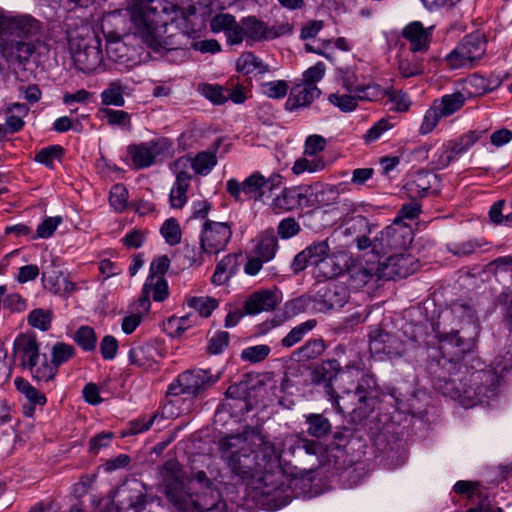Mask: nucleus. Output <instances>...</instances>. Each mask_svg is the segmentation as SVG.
I'll return each mask as SVG.
<instances>
[{
	"label": "nucleus",
	"mask_w": 512,
	"mask_h": 512,
	"mask_svg": "<svg viewBox=\"0 0 512 512\" xmlns=\"http://www.w3.org/2000/svg\"><path fill=\"white\" fill-rule=\"evenodd\" d=\"M218 450L237 482L268 496L287 490L280 467L282 452L260 428L248 426L242 433L222 437Z\"/></svg>",
	"instance_id": "obj_1"
},
{
	"label": "nucleus",
	"mask_w": 512,
	"mask_h": 512,
	"mask_svg": "<svg viewBox=\"0 0 512 512\" xmlns=\"http://www.w3.org/2000/svg\"><path fill=\"white\" fill-rule=\"evenodd\" d=\"M440 342L442 349L446 344H450L454 345L457 351L452 358L442 356L429 362L427 369L436 390L446 397L457 400L466 408L488 404L498 395L499 376L495 370H474L464 376L467 369L460 359L470 351L472 342L461 338L458 331L441 335Z\"/></svg>",
	"instance_id": "obj_2"
},
{
	"label": "nucleus",
	"mask_w": 512,
	"mask_h": 512,
	"mask_svg": "<svg viewBox=\"0 0 512 512\" xmlns=\"http://www.w3.org/2000/svg\"><path fill=\"white\" fill-rule=\"evenodd\" d=\"M360 369L346 365L342 369L336 359H328L316 366L311 380L316 385H324L325 394L339 413H351L363 420L374 411L378 404L377 382L373 375L363 374L355 385Z\"/></svg>",
	"instance_id": "obj_3"
},
{
	"label": "nucleus",
	"mask_w": 512,
	"mask_h": 512,
	"mask_svg": "<svg viewBox=\"0 0 512 512\" xmlns=\"http://www.w3.org/2000/svg\"><path fill=\"white\" fill-rule=\"evenodd\" d=\"M38 30V22L31 16L0 9V53L7 61H27L34 52V46L21 39Z\"/></svg>",
	"instance_id": "obj_4"
},
{
	"label": "nucleus",
	"mask_w": 512,
	"mask_h": 512,
	"mask_svg": "<svg viewBox=\"0 0 512 512\" xmlns=\"http://www.w3.org/2000/svg\"><path fill=\"white\" fill-rule=\"evenodd\" d=\"M170 496L174 499L173 506L182 512L226 511V503L221 498L219 490L204 471H197L191 476L188 480V489L177 500L172 491Z\"/></svg>",
	"instance_id": "obj_5"
},
{
	"label": "nucleus",
	"mask_w": 512,
	"mask_h": 512,
	"mask_svg": "<svg viewBox=\"0 0 512 512\" xmlns=\"http://www.w3.org/2000/svg\"><path fill=\"white\" fill-rule=\"evenodd\" d=\"M210 29L213 33L224 32L227 44L232 46L244 41L248 46L267 41L266 23L253 15L238 22L232 14L218 13L210 20Z\"/></svg>",
	"instance_id": "obj_6"
},
{
	"label": "nucleus",
	"mask_w": 512,
	"mask_h": 512,
	"mask_svg": "<svg viewBox=\"0 0 512 512\" xmlns=\"http://www.w3.org/2000/svg\"><path fill=\"white\" fill-rule=\"evenodd\" d=\"M166 6L164 0H142L139 4L130 7V20L137 28L143 42L159 50L161 45L162 28L166 26L164 14Z\"/></svg>",
	"instance_id": "obj_7"
},
{
	"label": "nucleus",
	"mask_w": 512,
	"mask_h": 512,
	"mask_svg": "<svg viewBox=\"0 0 512 512\" xmlns=\"http://www.w3.org/2000/svg\"><path fill=\"white\" fill-rule=\"evenodd\" d=\"M69 48L75 66L83 73H94L101 68L103 53L101 41L89 25L82 24L77 32L68 33Z\"/></svg>",
	"instance_id": "obj_8"
},
{
	"label": "nucleus",
	"mask_w": 512,
	"mask_h": 512,
	"mask_svg": "<svg viewBox=\"0 0 512 512\" xmlns=\"http://www.w3.org/2000/svg\"><path fill=\"white\" fill-rule=\"evenodd\" d=\"M220 379L219 374H213L210 369H191L180 373L167 389L166 397L187 395L190 398L202 396Z\"/></svg>",
	"instance_id": "obj_9"
},
{
	"label": "nucleus",
	"mask_w": 512,
	"mask_h": 512,
	"mask_svg": "<svg viewBox=\"0 0 512 512\" xmlns=\"http://www.w3.org/2000/svg\"><path fill=\"white\" fill-rule=\"evenodd\" d=\"M486 49V35L477 30L465 35L446 56L445 61L451 69L472 68L485 55Z\"/></svg>",
	"instance_id": "obj_10"
},
{
	"label": "nucleus",
	"mask_w": 512,
	"mask_h": 512,
	"mask_svg": "<svg viewBox=\"0 0 512 512\" xmlns=\"http://www.w3.org/2000/svg\"><path fill=\"white\" fill-rule=\"evenodd\" d=\"M486 133V130H470L456 139L444 142L433 154L429 166L439 171L447 168L460 156L473 147Z\"/></svg>",
	"instance_id": "obj_11"
},
{
	"label": "nucleus",
	"mask_w": 512,
	"mask_h": 512,
	"mask_svg": "<svg viewBox=\"0 0 512 512\" xmlns=\"http://www.w3.org/2000/svg\"><path fill=\"white\" fill-rule=\"evenodd\" d=\"M232 234L229 223L206 219L200 230L199 244L207 255H217L226 249Z\"/></svg>",
	"instance_id": "obj_12"
},
{
	"label": "nucleus",
	"mask_w": 512,
	"mask_h": 512,
	"mask_svg": "<svg viewBox=\"0 0 512 512\" xmlns=\"http://www.w3.org/2000/svg\"><path fill=\"white\" fill-rule=\"evenodd\" d=\"M107 25L115 26V30L107 31V54L109 59L114 62L124 63L128 52V47L123 41L125 35L126 19L120 11H113L104 16V27Z\"/></svg>",
	"instance_id": "obj_13"
},
{
	"label": "nucleus",
	"mask_w": 512,
	"mask_h": 512,
	"mask_svg": "<svg viewBox=\"0 0 512 512\" xmlns=\"http://www.w3.org/2000/svg\"><path fill=\"white\" fill-rule=\"evenodd\" d=\"M130 154L135 168L150 167L158 157H171L173 143L167 138H161L150 143L130 146Z\"/></svg>",
	"instance_id": "obj_14"
},
{
	"label": "nucleus",
	"mask_w": 512,
	"mask_h": 512,
	"mask_svg": "<svg viewBox=\"0 0 512 512\" xmlns=\"http://www.w3.org/2000/svg\"><path fill=\"white\" fill-rule=\"evenodd\" d=\"M226 192L236 202L244 201L242 194L249 200L261 201L265 195L264 175L259 171H255L242 182L231 178L226 182Z\"/></svg>",
	"instance_id": "obj_15"
},
{
	"label": "nucleus",
	"mask_w": 512,
	"mask_h": 512,
	"mask_svg": "<svg viewBox=\"0 0 512 512\" xmlns=\"http://www.w3.org/2000/svg\"><path fill=\"white\" fill-rule=\"evenodd\" d=\"M313 193L310 186H294L284 188L271 203L275 213L289 212L300 207L313 205Z\"/></svg>",
	"instance_id": "obj_16"
},
{
	"label": "nucleus",
	"mask_w": 512,
	"mask_h": 512,
	"mask_svg": "<svg viewBox=\"0 0 512 512\" xmlns=\"http://www.w3.org/2000/svg\"><path fill=\"white\" fill-rule=\"evenodd\" d=\"M350 291L347 285L337 281H329L319 287L313 297L319 311L342 308L349 300Z\"/></svg>",
	"instance_id": "obj_17"
},
{
	"label": "nucleus",
	"mask_w": 512,
	"mask_h": 512,
	"mask_svg": "<svg viewBox=\"0 0 512 512\" xmlns=\"http://www.w3.org/2000/svg\"><path fill=\"white\" fill-rule=\"evenodd\" d=\"M188 167L189 159L186 156L176 159L170 165V169L176 176L169 195L170 204L173 208H182L187 202V190L192 179L191 174L187 171Z\"/></svg>",
	"instance_id": "obj_18"
},
{
	"label": "nucleus",
	"mask_w": 512,
	"mask_h": 512,
	"mask_svg": "<svg viewBox=\"0 0 512 512\" xmlns=\"http://www.w3.org/2000/svg\"><path fill=\"white\" fill-rule=\"evenodd\" d=\"M418 268V263L414 256L408 253H399L390 255L379 268V277L386 280H395L396 278H406L413 274Z\"/></svg>",
	"instance_id": "obj_19"
},
{
	"label": "nucleus",
	"mask_w": 512,
	"mask_h": 512,
	"mask_svg": "<svg viewBox=\"0 0 512 512\" xmlns=\"http://www.w3.org/2000/svg\"><path fill=\"white\" fill-rule=\"evenodd\" d=\"M283 300L280 289H262L250 294L243 304L247 315H257L261 312L273 311Z\"/></svg>",
	"instance_id": "obj_20"
},
{
	"label": "nucleus",
	"mask_w": 512,
	"mask_h": 512,
	"mask_svg": "<svg viewBox=\"0 0 512 512\" xmlns=\"http://www.w3.org/2000/svg\"><path fill=\"white\" fill-rule=\"evenodd\" d=\"M369 349L373 354H384L389 358L401 356L404 352L402 341L396 335L380 328L370 331Z\"/></svg>",
	"instance_id": "obj_21"
},
{
	"label": "nucleus",
	"mask_w": 512,
	"mask_h": 512,
	"mask_svg": "<svg viewBox=\"0 0 512 512\" xmlns=\"http://www.w3.org/2000/svg\"><path fill=\"white\" fill-rule=\"evenodd\" d=\"M306 251L308 258H310L311 265L318 267L324 277L333 278L340 273V267L326 269L330 264H334L333 258L330 257L331 249L327 239L312 242L306 247Z\"/></svg>",
	"instance_id": "obj_22"
},
{
	"label": "nucleus",
	"mask_w": 512,
	"mask_h": 512,
	"mask_svg": "<svg viewBox=\"0 0 512 512\" xmlns=\"http://www.w3.org/2000/svg\"><path fill=\"white\" fill-rule=\"evenodd\" d=\"M165 483V496L173 505L174 499L170 496L172 491L175 498H179L188 489V482H185L181 465L176 460L165 462L162 470Z\"/></svg>",
	"instance_id": "obj_23"
},
{
	"label": "nucleus",
	"mask_w": 512,
	"mask_h": 512,
	"mask_svg": "<svg viewBox=\"0 0 512 512\" xmlns=\"http://www.w3.org/2000/svg\"><path fill=\"white\" fill-rule=\"evenodd\" d=\"M382 245L394 250L407 248L413 240V232L409 225L393 221L380 232Z\"/></svg>",
	"instance_id": "obj_24"
},
{
	"label": "nucleus",
	"mask_w": 512,
	"mask_h": 512,
	"mask_svg": "<svg viewBox=\"0 0 512 512\" xmlns=\"http://www.w3.org/2000/svg\"><path fill=\"white\" fill-rule=\"evenodd\" d=\"M438 182L437 175L427 171H421L407 180L403 189L406 195L411 199L424 198L430 194H437V190L433 187Z\"/></svg>",
	"instance_id": "obj_25"
},
{
	"label": "nucleus",
	"mask_w": 512,
	"mask_h": 512,
	"mask_svg": "<svg viewBox=\"0 0 512 512\" xmlns=\"http://www.w3.org/2000/svg\"><path fill=\"white\" fill-rule=\"evenodd\" d=\"M243 261L242 252L229 253L216 263L211 282L216 286L228 285L237 275Z\"/></svg>",
	"instance_id": "obj_26"
},
{
	"label": "nucleus",
	"mask_w": 512,
	"mask_h": 512,
	"mask_svg": "<svg viewBox=\"0 0 512 512\" xmlns=\"http://www.w3.org/2000/svg\"><path fill=\"white\" fill-rule=\"evenodd\" d=\"M321 90L317 86L303 82L295 84L290 89L289 97L285 102L288 111H297L310 106L315 99L319 98Z\"/></svg>",
	"instance_id": "obj_27"
},
{
	"label": "nucleus",
	"mask_w": 512,
	"mask_h": 512,
	"mask_svg": "<svg viewBox=\"0 0 512 512\" xmlns=\"http://www.w3.org/2000/svg\"><path fill=\"white\" fill-rule=\"evenodd\" d=\"M433 26L425 28L420 21L407 24L402 30V37L410 44V52H426L432 38Z\"/></svg>",
	"instance_id": "obj_28"
},
{
	"label": "nucleus",
	"mask_w": 512,
	"mask_h": 512,
	"mask_svg": "<svg viewBox=\"0 0 512 512\" xmlns=\"http://www.w3.org/2000/svg\"><path fill=\"white\" fill-rule=\"evenodd\" d=\"M14 351L26 369L35 366L40 360L39 344L34 336H18L14 341Z\"/></svg>",
	"instance_id": "obj_29"
},
{
	"label": "nucleus",
	"mask_w": 512,
	"mask_h": 512,
	"mask_svg": "<svg viewBox=\"0 0 512 512\" xmlns=\"http://www.w3.org/2000/svg\"><path fill=\"white\" fill-rule=\"evenodd\" d=\"M223 138H217L211 145L209 151H202L197 153L193 158H189V166L193 169L195 174L208 175L217 164L216 153L218 152Z\"/></svg>",
	"instance_id": "obj_30"
},
{
	"label": "nucleus",
	"mask_w": 512,
	"mask_h": 512,
	"mask_svg": "<svg viewBox=\"0 0 512 512\" xmlns=\"http://www.w3.org/2000/svg\"><path fill=\"white\" fill-rule=\"evenodd\" d=\"M388 86H382L377 82H369L367 84L349 85L347 89L350 93L357 95L359 101L380 102L386 98L388 94Z\"/></svg>",
	"instance_id": "obj_31"
},
{
	"label": "nucleus",
	"mask_w": 512,
	"mask_h": 512,
	"mask_svg": "<svg viewBox=\"0 0 512 512\" xmlns=\"http://www.w3.org/2000/svg\"><path fill=\"white\" fill-rule=\"evenodd\" d=\"M14 384L17 391L20 392L30 404L28 407H24V414L26 416L33 415L35 406H43L46 404L45 395L33 387L26 379L17 377L14 380Z\"/></svg>",
	"instance_id": "obj_32"
},
{
	"label": "nucleus",
	"mask_w": 512,
	"mask_h": 512,
	"mask_svg": "<svg viewBox=\"0 0 512 512\" xmlns=\"http://www.w3.org/2000/svg\"><path fill=\"white\" fill-rule=\"evenodd\" d=\"M471 97L472 93L456 91L451 94L443 95L441 98L434 100V103L438 106L441 115L446 118L461 110L466 101Z\"/></svg>",
	"instance_id": "obj_33"
},
{
	"label": "nucleus",
	"mask_w": 512,
	"mask_h": 512,
	"mask_svg": "<svg viewBox=\"0 0 512 512\" xmlns=\"http://www.w3.org/2000/svg\"><path fill=\"white\" fill-rule=\"evenodd\" d=\"M196 323L197 316L192 313L182 317L172 316L163 323V330L169 337L179 338Z\"/></svg>",
	"instance_id": "obj_34"
},
{
	"label": "nucleus",
	"mask_w": 512,
	"mask_h": 512,
	"mask_svg": "<svg viewBox=\"0 0 512 512\" xmlns=\"http://www.w3.org/2000/svg\"><path fill=\"white\" fill-rule=\"evenodd\" d=\"M278 247V238L274 231L266 230L258 237L254 253L269 262L275 257Z\"/></svg>",
	"instance_id": "obj_35"
},
{
	"label": "nucleus",
	"mask_w": 512,
	"mask_h": 512,
	"mask_svg": "<svg viewBox=\"0 0 512 512\" xmlns=\"http://www.w3.org/2000/svg\"><path fill=\"white\" fill-rule=\"evenodd\" d=\"M325 349L323 338H312L293 351V358L299 362L313 360L321 356Z\"/></svg>",
	"instance_id": "obj_36"
},
{
	"label": "nucleus",
	"mask_w": 512,
	"mask_h": 512,
	"mask_svg": "<svg viewBox=\"0 0 512 512\" xmlns=\"http://www.w3.org/2000/svg\"><path fill=\"white\" fill-rule=\"evenodd\" d=\"M236 70L245 75H249L254 71H258L260 74H265L269 72V66L264 64L254 53L244 52L237 59Z\"/></svg>",
	"instance_id": "obj_37"
},
{
	"label": "nucleus",
	"mask_w": 512,
	"mask_h": 512,
	"mask_svg": "<svg viewBox=\"0 0 512 512\" xmlns=\"http://www.w3.org/2000/svg\"><path fill=\"white\" fill-rule=\"evenodd\" d=\"M398 69L399 73L404 78L418 76L424 72L422 59L416 56L413 52L400 56Z\"/></svg>",
	"instance_id": "obj_38"
},
{
	"label": "nucleus",
	"mask_w": 512,
	"mask_h": 512,
	"mask_svg": "<svg viewBox=\"0 0 512 512\" xmlns=\"http://www.w3.org/2000/svg\"><path fill=\"white\" fill-rule=\"evenodd\" d=\"M151 302L148 295H142L130 305V334L148 317Z\"/></svg>",
	"instance_id": "obj_39"
},
{
	"label": "nucleus",
	"mask_w": 512,
	"mask_h": 512,
	"mask_svg": "<svg viewBox=\"0 0 512 512\" xmlns=\"http://www.w3.org/2000/svg\"><path fill=\"white\" fill-rule=\"evenodd\" d=\"M322 445L315 441L304 437L296 436L290 440L287 452L291 456H296L298 453L304 452L307 455H318L321 452Z\"/></svg>",
	"instance_id": "obj_40"
},
{
	"label": "nucleus",
	"mask_w": 512,
	"mask_h": 512,
	"mask_svg": "<svg viewBox=\"0 0 512 512\" xmlns=\"http://www.w3.org/2000/svg\"><path fill=\"white\" fill-rule=\"evenodd\" d=\"M225 396L227 400L234 401V407L238 412L244 413L250 410L247 402V390L242 384H232L230 385L226 392ZM224 406H229L232 408L233 404L227 402L223 404Z\"/></svg>",
	"instance_id": "obj_41"
},
{
	"label": "nucleus",
	"mask_w": 512,
	"mask_h": 512,
	"mask_svg": "<svg viewBox=\"0 0 512 512\" xmlns=\"http://www.w3.org/2000/svg\"><path fill=\"white\" fill-rule=\"evenodd\" d=\"M317 321L315 319H309L305 322L300 323L290 330V332L281 340V345L286 348H290L295 344L299 343L306 334L315 328Z\"/></svg>",
	"instance_id": "obj_42"
},
{
	"label": "nucleus",
	"mask_w": 512,
	"mask_h": 512,
	"mask_svg": "<svg viewBox=\"0 0 512 512\" xmlns=\"http://www.w3.org/2000/svg\"><path fill=\"white\" fill-rule=\"evenodd\" d=\"M74 342L84 351L92 352L97 346V335L90 326H80L73 335Z\"/></svg>",
	"instance_id": "obj_43"
},
{
	"label": "nucleus",
	"mask_w": 512,
	"mask_h": 512,
	"mask_svg": "<svg viewBox=\"0 0 512 512\" xmlns=\"http://www.w3.org/2000/svg\"><path fill=\"white\" fill-rule=\"evenodd\" d=\"M326 167V163L322 157L315 156H307L304 158H299L295 161L292 172L296 175L302 174L304 172L315 173L322 171Z\"/></svg>",
	"instance_id": "obj_44"
},
{
	"label": "nucleus",
	"mask_w": 512,
	"mask_h": 512,
	"mask_svg": "<svg viewBox=\"0 0 512 512\" xmlns=\"http://www.w3.org/2000/svg\"><path fill=\"white\" fill-rule=\"evenodd\" d=\"M308 424L307 433L315 438L327 435L331 430L330 421L322 414H309L306 417Z\"/></svg>",
	"instance_id": "obj_45"
},
{
	"label": "nucleus",
	"mask_w": 512,
	"mask_h": 512,
	"mask_svg": "<svg viewBox=\"0 0 512 512\" xmlns=\"http://www.w3.org/2000/svg\"><path fill=\"white\" fill-rule=\"evenodd\" d=\"M125 86L119 82H112L101 92V101L104 105L123 106L125 104Z\"/></svg>",
	"instance_id": "obj_46"
},
{
	"label": "nucleus",
	"mask_w": 512,
	"mask_h": 512,
	"mask_svg": "<svg viewBox=\"0 0 512 512\" xmlns=\"http://www.w3.org/2000/svg\"><path fill=\"white\" fill-rule=\"evenodd\" d=\"M75 348L64 342H57L51 349V362L56 369L75 356Z\"/></svg>",
	"instance_id": "obj_47"
},
{
	"label": "nucleus",
	"mask_w": 512,
	"mask_h": 512,
	"mask_svg": "<svg viewBox=\"0 0 512 512\" xmlns=\"http://www.w3.org/2000/svg\"><path fill=\"white\" fill-rule=\"evenodd\" d=\"M218 305V300L212 297H192L188 300V306L203 318H208Z\"/></svg>",
	"instance_id": "obj_48"
},
{
	"label": "nucleus",
	"mask_w": 512,
	"mask_h": 512,
	"mask_svg": "<svg viewBox=\"0 0 512 512\" xmlns=\"http://www.w3.org/2000/svg\"><path fill=\"white\" fill-rule=\"evenodd\" d=\"M329 102L342 112H352L358 107L359 99L356 94L332 93L328 97Z\"/></svg>",
	"instance_id": "obj_49"
},
{
	"label": "nucleus",
	"mask_w": 512,
	"mask_h": 512,
	"mask_svg": "<svg viewBox=\"0 0 512 512\" xmlns=\"http://www.w3.org/2000/svg\"><path fill=\"white\" fill-rule=\"evenodd\" d=\"M153 347L149 344L133 343L130 347V364L146 366L152 358Z\"/></svg>",
	"instance_id": "obj_50"
},
{
	"label": "nucleus",
	"mask_w": 512,
	"mask_h": 512,
	"mask_svg": "<svg viewBox=\"0 0 512 512\" xmlns=\"http://www.w3.org/2000/svg\"><path fill=\"white\" fill-rule=\"evenodd\" d=\"M438 109V106L433 102L432 105L426 110L419 128V133L421 135H427L431 133L436 128L440 120L445 118L443 115H441V112Z\"/></svg>",
	"instance_id": "obj_51"
},
{
	"label": "nucleus",
	"mask_w": 512,
	"mask_h": 512,
	"mask_svg": "<svg viewBox=\"0 0 512 512\" xmlns=\"http://www.w3.org/2000/svg\"><path fill=\"white\" fill-rule=\"evenodd\" d=\"M271 348L268 345L260 344L246 347L241 351V359L251 364L264 361L270 354Z\"/></svg>",
	"instance_id": "obj_52"
},
{
	"label": "nucleus",
	"mask_w": 512,
	"mask_h": 512,
	"mask_svg": "<svg viewBox=\"0 0 512 512\" xmlns=\"http://www.w3.org/2000/svg\"><path fill=\"white\" fill-rule=\"evenodd\" d=\"M63 222L61 216L47 217L37 227L36 233L31 235V240L50 238L58 226Z\"/></svg>",
	"instance_id": "obj_53"
},
{
	"label": "nucleus",
	"mask_w": 512,
	"mask_h": 512,
	"mask_svg": "<svg viewBox=\"0 0 512 512\" xmlns=\"http://www.w3.org/2000/svg\"><path fill=\"white\" fill-rule=\"evenodd\" d=\"M27 320L30 326L41 331H47L51 327L52 312L37 308L28 314Z\"/></svg>",
	"instance_id": "obj_54"
},
{
	"label": "nucleus",
	"mask_w": 512,
	"mask_h": 512,
	"mask_svg": "<svg viewBox=\"0 0 512 512\" xmlns=\"http://www.w3.org/2000/svg\"><path fill=\"white\" fill-rule=\"evenodd\" d=\"M161 235L164 237L166 243L174 246L181 241V229L178 221L175 218L167 219L160 229Z\"/></svg>",
	"instance_id": "obj_55"
},
{
	"label": "nucleus",
	"mask_w": 512,
	"mask_h": 512,
	"mask_svg": "<svg viewBox=\"0 0 512 512\" xmlns=\"http://www.w3.org/2000/svg\"><path fill=\"white\" fill-rule=\"evenodd\" d=\"M387 100L392 103L391 110L396 112H406L409 110L411 101L408 95L402 90H396L393 86L389 85Z\"/></svg>",
	"instance_id": "obj_56"
},
{
	"label": "nucleus",
	"mask_w": 512,
	"mask_h": 512,
	"mask_svg": "<svg viewBox=\"0 0 512 512\" xmlns=\"http://www.w3.org/2000/svg\"><path fill=\"white\" fill-rule=\"evenodd\" d=\"M28 370L31 372L32 377L39 382H47L52 380L57 374V369L51 362L48 363L46 358H43V362L35 364L33 367H29Z\"/></svg>",
	"instance_id": "obj_57"
},
{
	"label": "nucleus",
	"mask_w": 512,
	"mask_h": 512,
	"mask_svg": "<svg viewBox=\"0 0 512 512\" xmlns=\"http://www.w3.org/2000/svg\"><path fill=\"white\" fill-rule=\"evenodd\" d=\"M310 305V298L307 296H299L287 301L283 306V316L285 319L292 318L298 314L305 312Z\"/></svg>",
	"instance_id": "obj_58"
},
{
	"label": "nucleus",
	"mask_w": 512,
	"mask_h": 512,
	"mask_svg": "<svg viewBox=\"0 0 512 512\" xmlns=\"http://www.w3.org/2000/svg\"><path fill=\"white\" fill-rule=\"evenodd\" d=\"M110 205L116 212H123L128 206V192L123 184H116L110 191Z\"/></svg>",
	"instance_id": "obj_59"
},
{
	"label": "nucleus",
	"mask_w": 512,
	"mask_h": 512,
	"mask_svg": "<svg viewBox=\"0 0 512 512\" xmlns=\"http://www.w3.org/2000/svg\"><path fill=\"white\" fill-rule=\"evenodd\" d=\"M288 84L285 80L268 81L261 84V91L271 99H282L287 95Z\"/></svg>",
	"instance_id": "obj_60"
},
{
	"label": "nucleus",
	"mask_w": 512,
	"mask_h": 512,
	"mask_svg": "<svg viewBox=\"0 0 512 512\" xmlns=\"http://www.w3.org/2000/svg\"><path fill=\"white\" fill-rule=\"evenodd\" d=\"M393 128V124L389 119L382 118L375 122L364 134L363 140L366 144L373 143L381 138L388 130Z\"/></svg>",
	"instance_id": "obj_61"
},
{
	"label": "nucleus",
	"mask_w": 512,
	"mask_h": 512,
	"mask_svg": "<svg viewBox=\"0 0 512 512\" xmlns=\"http://www.w3.org/2000/svg\"><path fill=\"white\" fill-rule=\"evenodd\" d=\"M64 150L59 145L41 149L35 156V160L47 167H52L56 160H60Z\"/></svg>",
	"instance_id": "obj_62"
},
{
	"label": "nucleus",
	"mask_w": 512,
	"mask_h": 512,
	"mask_svg": "<svg viewBox=\"0 0 512 512\" xmlns=\"http://www.w3.org/2000/svg\"><path fill=\"white\" fill-rule=\"evenodd\" d=\"M183 265L191 267L194 265L200 266L204 262V255L206 252L202 249V246L197 247L196 245L185 244L183 247Z\"/></svg>",
	"instance_id": "obj_63"
},
{
	"label": "nucleus",
	"mask_w": 512,
	"mask_h": 512,
	"mask_svg": "<svg viewBox=\"0 0 512 512\" xmlns=\"http://www.w3.org/2000/svg\"><path fill=\"white\" fill-rule=\"evenodd\" d=\"M465 87L463 89L464 93H472L474 95H484L487 94L485 76L474 73L465 79Z\"/></svg>",
	"instance_id": "obj_64"
}]
</instances>
